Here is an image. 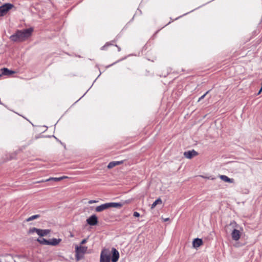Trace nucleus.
I'll use <instances>...</instances> for the list:
<instances>
[{
    "label": "nucleus",
    "instance_id": "ddd939ff",
    "mask_svg": "<svg viewBox=\"0 0 262 262\" xmlns=\"http://www.w3.org/2000/svg\"><path fill=\"white\" fill-rule=\"evenodd\" d=\"M1 71H2V73H0V74H2V75H11L12 74L15 73L14 71L9 70V69L7 68H3L1 69Z\"/></svg>",
    "mask_w": 262,
    "mask_h": 262
},
{
    "label": "nucleus",
    "instance_id": "6e6552de",
    "mask_svg": "<svg viewBox=\"0 0 262 262\" xmlns=\"http://www.w3.org/2000/svg\"><path fill=\"white\" fill-rule=\"evenodd\" d=\"M197 155V152L195 151L194 150L187 151L184 153L185 157L187 159H191L192 157L196 156Z\"/></svg>",
    "mask_w": 262,
    "mask_h": 262
},
{
    "label": "nucleus",
    "instance_id": "dca6fc26",
    "mask_svg": "<svg viewBox=\"0 0 262 262\" xmlns=\"http://www.w3.org/2000/svg\"><path fill=\"white\" fill-rule=\"evenodd\" d=\"M162 203V201L161 199H157L151 205V209L154 208L158 204H161Z\"/></svg>",
    "mask_w": 262,
    "mask_h": 262
},
{
    "label": "nucleus",
    "instance_id": "393cba45",
    "mask_svg": "<svg viewBox=\"0 0 262 262\" xmlns=\"http://www.w3.org/2000/svg\"><path fill=\"white\" fill-rule=\"evenodd\" d=\"M115 162H116V166L118 165H120V164H121L123 163V161H115Z\"/></svg>",
    "mask_w": 262,
    "mask_h": 262
},
{
    "label": "nucleus",
    "instance_id": "7ed1b4c3",
    "mask_svg": "<svg viewBox=\"0 0 262 262\" xmlns=\"http://www.w3.org/2000/svg\"><path fill=\"white\" fill-rule=\"evenodd\" d=\"M121 206V204L118 203H107L102 204L96 207L95 211L96 212H101L104 210H106L109 208H118Z\"/></svg>",
    "mask_w": 262,
    "mask_h": 262
},
{
    "label": "nucleus",
    "instance_id": "39448f33",
    "mask_svg": "<svg viewBox=\"0 0 262 262\" xmlns=\"http://www.w3.org/2000/svg\"><path fill=\"white\" fill-rule=\"evenodd\" d=\"M14 7V6L10 3H6L0 7V17L7 14L9 10Z\"/></svg>",
    "mask_w": 262,
    "mask_h": 262
},
{
    "label": "nucleus",
    "instance_id": "20e7f679",
    "mask_svg": "<svg viewBox=\"0 0 262 262\" xmlns=\"http://www.w3.org/2000/svg\"><path fill=\"white\" fill-rule=\"evenodd\" d=\"M88 250V247L82 246H75V257L77 260L81 259L83 256V254L86 253Z\"/></svg>",
    "mask_w": 262,
    "mask_h": 262
},
{
    "label": "nucleus",
    "instance_id": "5701e85b",
    "mask_svg": "<svg viewBox=\"0 0 262 262\" xmlns=\"http://www.w3.org/2000/svg\"><path fill=\"white\" fill-rule=\"evenodd\" d=\"M87 242V239L85 238V239H83V240H82V241L80 242V245L82 246V245H84V244H85Z\"/></svg>",
    "mask_w": 262,
    "mask_h": 262
},
{
    "label": "nucleus",
    "instance_id": "f8f14e48",
    "mask_svg": "<svg viewBox=\"0 0 262 262\" xmlns=\"http://www.w3.org/2000/svg\"><path fill=\"white\" fill-rule=\"evenodd\" d=\"M219 177L222 180L224 181V182H228L229 183H233L234 182V180L233 179H230L225 175H220Z\"/></svg>",
    "mask_w": 262,
    "mask_h": 262
},
{
    "label": "nucleus",
    "instance_id": "412c9836",
    "mask_svg": "<svg viewBox=\"0 0 262 262\" xmlns=\"http://www.w3.org/2000/svg\"><path fill=\"white\" fill-rule=\"evenodd\" d=\"M209 91H207L205 94H204L203 95H202L199 99V100L198 101H200L201 100L203 99L205 97V96L208 93Z\"/></svg>",
    "mask_w": 262,
    "mask_h": 262
},
{
    "label": "nucleus",
    "instance_id": "a211bd4d",
    "mask_svg": "<svg viewBox=\"0 0 262 262\" xmlns=\"http://www.w3.org/2000/svg\"><path fill=\"white\" fill-rule=\"evenodd\" d=\"M39 217V215L38 214H36V215H33L29 217H28L27 220H26V221L27 222H30V221H33L34 220H35V219H38V217Z\"/></svg>",
    "mask_w": 262,
    "mask_h": 262
},
{
    "label": "nucleus",
    "instance_id": "9d476101",
    "mask_svg": "<svg viewBox=\"0 0 262 262\" xmlns=\"http://www.w3.org/2000/svg\"><path fill=\"white\" fill-rule=\"evenodd\" d=\"M66 178H67V177L66 176H63V177H59V178H50L49 179H48L45 180H41V181L38 182V183L48 182V181H54L57 182V181H60Z\"/></svg>",
    "mask_w": 262,
    "mask_h": 262
},
{
    "label": "nucleus",
    "instance_id": "4468645a",
    "mask_svg": "<svg viewBox=\"0 0 262 262\" xmlns=\"http://www.w3.org/2000/svg\"><path fill=\"white\" fill-rule=\"evenodd\" d=\"M203 244V241L201 239L195 238L193 241V246L194 248H198Z\"/></svg>",
    "mask_w": 262,
    "mask_h": 262
},
{
    "label": "nucleus",
    "instance_id": "b1692460",
    "mask_svg": "<svg viewBox=\"0 0 262 262\" xmlns=\"http://www.w3.org/2000/svg\"><path fill=\"white\" fill-rule=\"evenodd\" d=\"M98 202V201H96V200H90L89 201V204H93V203H97Z\"/></svg>",
    "mask_w": 262,
    "mask_h": 262
},
{
    "label": "nucleus",
    "instance_id": "2eb2a0df",
    "mask_svg": "<svg viewBox=\"0 0 262 262\" xmlns=\"http://www.w3.org/2000/svg\"><path fill=\"white\" fill-rule=\"evenodd\" d=\"M61 239L60 238H52L49 241V245L56 246L60 242Z\"/></svg>",
    "mask_w": 262,
    "mask_h": 262
},
{
    "label": "nucleus",
    "instance_id": "423d86ee",
    "mask_svg": "<svg viewBox=\"0 0 262 262\" xmlns=\"http://www.w3.org/2000/svg\"><path fill=\"white\" fill-rule=\"evenodd\" d=\"M111 253L109 250L103 249L100 254V262H110Z\"/></svg>",
    "mask_w": 262,
    "mask_h": 262
},
{
    "label": "nucleus",
    "instance_id": "0eeeda50",
    "mask_svg": "<svg viewBox=\"0 0 262 262\" xmlns=\"http://www.w3.org/2000/svg\"><path fill=\"white\" fill-rule=\"evenodd\" d=\"M86 222L91 226H95L98 223V218L96 215H92L86 220Z\"/></svg>",
    "mask_w": 262,
    "mask_h": 262
},
{
    "label": "nucleus",
    "instance_id": "f03ea898",
    "mask_svg": "<svg viewBox=\"0 0 262 262\" xmlns=\"http://www.w3.org/2000/svg\"><path fill=\"white\" fill-rule=\"evenodd\" d=\"M230 226H232V228L233 229L231 232L232 239L235 241L239 240L241 238L242 233L243 231V228L234 221L231 222Z\"/></svg>",
    "mask_w": 262,
    "mask_h": 262
},
{
    "label": "nucleus",
    "instance_id": "4be33fe9",
    "mask_svg": "<svg viewBox=\"0 0 262 262\" xmlns=\"http://www.w3.org/2000/svg\"><path fill=\"white\" fill-rule=\"evenodd\" d=\"M133 215L135 217H138L140 216V213L138 212H134L133 213Z\"/></svg>",
    "mask_w": 262,
    "mask_h": 262
},
{
    "label": "nucleus",
    "instance_id": "f257e3e1",
    "mask_svg": "<svg viewBox=\"0 0 262 262\" xmlns=\"http://www.w3.org/2000/svg\"><path fill=\"white\" fill-rule=\"evenodd\" d=\"M33 31L32 28L17 30L10 37V39L14 42H22L29 38Z\"/></svg>",
    "mask_w": 262,
    "mask_h": 262
},
{
    "label": "nucleus",
    "instance_id": "f3484780",
    "mask_svg": "<svg viewBox=\"0 0 262 262\" xmlns=\"http://www.w3.org/2000/svg\"><path fill=\"white\" fill-rule=\"evenodd\" d=\"M37 241L41 244L49 245V241L43 238H38Z\"/></svg>",
    "mask_w": 262,
    "mask_h": 262
},
{
    "label": "nucleus",
    "instance_id": "1a4fd4ad",
    "mask_svg": "<svg viewBox=\"0 0 262 262\" xmlns=\"http://www.w3.org/2000/svg\"><path fill=\"white\" fill-rule=\"evenodd\" d=\"M112 261L113 262H117L119 257V253L118 251L114 248H112Z\"/></svg>",
    "mask_w": 262,
    "mask_h": 262
},
{
    "label": "nucleus",
    "instance_id": "bb28decb",
    "mask_svg": "<svg viewBox=\"0 0 262 262\" xmlns=\"http://www.w3.org/2000/svg\"><path fill=\"white\" fill-rule=\"evenodd\" d=\"M163 220H164V222L168 221L169 220V218L164 219Z\"/></svg>",
    "mask_w": 262,
    "mask_h": 262
},
{
    "label": "nucleus",
    "instance_id": "cd10ccee",
    "mask_svg": "<svg viewBox=\"0 0 262 262\" xmlns=\"http://www.w3.org/2000/svg\"><path fill=\"white\" fill-rule=\"evenodd\" d=\"M2 76V74H0V77Z\"/></svg>",
    "mask_w": 262,
    "mask_h": 262
},
{
    "label": "nucleus",
    "instance_id": "9b49d317",
    "mask_svg": "<svg viewBox=\"0 0 262 262\" xmlns=\"http://www.w3.org/2000/svg\"><path fill=\"white\" fill-rule=\"evenodd\" d=\"M50 230L49 229L42 230V229H38V230H37L36 233L40 236H45V235L48 234L49 233H50Z\"/></svg>",
    "mask_w": 262,
    "mask_h": 262
},
{
    "label": "nucleus",
    "instance_id": "a878e982",
    "mask_svg": "<svg viewBox=\"0 0 262 262\" xmlns=\"http://www.w3.org/2000/svg\"><path fill=\"white\" fill-rule=\"evenodd\" d=\"M261 92H262V88H261L259 90V92H258L257 95L260 94Z\"/></svg>",
    "mask_w": 262,
    "mask_h": 262
},
{
    "label": "nucleus",
    "instance_id": "aec40b11",
    "mask_svg": "<svg viewBox=\"0 0 262 262\" xmlns=\"http://www.w3.org/2000/svg\"><path fill=\"white\" fill-rule=\"evenodd\" d=\"M37 230H38L37 228H32L29 230V233H33L34 232H37Z\"/></svg>",
    "mask_w": 262,
    "mask_h": 262
},
{
    "label": "nucleus",
    "instance_id": "6ab92c4d",
    "mask_svg": "<svg viewBox=\"0 0 262 262\" xmlns=\"http://www.w3.org/2000/svg\"><path fill=\"white\" fill-rule=\"evenodd\" d=\"M116 166L115 161L111 162L107 165V168L111 169Z\"/></svg>",
    "mask_w": 262,
    "mask_h": 262
}]
</instances>
